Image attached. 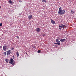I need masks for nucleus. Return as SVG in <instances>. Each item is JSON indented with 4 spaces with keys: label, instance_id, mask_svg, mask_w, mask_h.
Listing matches in <instances>:
<instances>
[{
    "label": "nucleus",
    "instance_id": "nucleus-1",
    "mask_svg": "<svg viewBox=\"0 0 76 76\" xmlns=\"http://www.w3.org/2000/svg\"><path fill=\"white\" fill-rule=\"evenodd\" d=\"M62 7H60L59 9V11L58 12V13L59 15H64L66 13L65 10H62Z\"/></svg>",
    "mask_w": 76,
    "mask_h": 76
},
{
    "label": "nucleus",
    "instance_id": "nucleus-2",
    "mask_svg": "<svg viewBox=\"0 0 76 76\" xmlns=\"http://www.w3.org/2000/svg\"><path fill=\"white\" fill-rule=\"evenodd\" d=\"M66 26L62 24H61L59 26V29L60 30H61V28H62V29H64L65 28H66Z\"/></svg>",
    "mask_w": 76,
    "mask_h": 76
},
{
    "label": "nucleus",
    "instance_id": "nucleus-3",
    "mask_svg": "<svg viewBox=\"0 0 76 76\" xmlns=\"http://www.w3.org/2000/svg\"><path fill=\"white\" fill-rule=\"evenodd\" d=\"M10 61V64H12V65H15V62L13 61H14V60H13V58H11Z\"/></svg>",
    "mask_w": 76,
    "mask_h": 76
},
{
    "label": "nucleus",
    "instance_id": "nucleus-4",
    "mask_svg": "<svg viewBox=\"0 0 76 76\" xmlns=\"http://www.w3.org/2000/svg\"><path fill=\"white\" fill-rule=\"evenodd\" d=\"M12 54V52H11V50H9L7 51V56H9L10 54Z\"/></svg>",
    "mask_w": 76,
    "mask_h": 76
},
{
    "label": "nucleus",
    "instance_id": "nucleus-5",
    "mask_svg": "<svg viewBox=\"0 0 76 76\" xmlns=\"http://www.w3.org/2000/svg\"><path fill=\"white\" fill-rule=\"evenodd\" d=\"M3 50L6 51L7 50V46L6 45H4L3 46Z\"/></svg>",
    "mask_w": 76,
    "mask_h": 76
},
{
    "label": "nucleus",
    "instance_id": "nucleus-6",
    "mask_svg": "<svg viewBox=\"0 0 76 76\" xmlns=\"http://www.w3.org/2000/svg\"><path fill=\"white\" fill-rule=\"evenodd\" d=\"M36 31L37 32H40L41 31V29L37 27L36 29Z\"/></svg>",
    "mask_w": 76,
    "mask_h": 76
},
{
    "label": "nucleus",
    "instance_id": "nucleus-7",
    "mask_svg": "<svg viewBox=\"0 0 76 76\" xmlns=\"http://www.w3.org/2000/svg\"><path fill=\"white\" fill-rule=\"evenodd\" d=\"M60 41L61 42H65V41H66V39H61L60 40Z\"/></svg>",
    "mask_w": 76,
    "mask_h": 76
},
{
    "label": "nucleus",
    "instance_id": "nucleus-8",
    "mask_svg": "<svg viewBox=\"0 0 76 76\" xmlns=\"http://www.w3.org/2000/svg\"><path fill=\"white\" fill-rule=\"evenodd\" d=\"M51 20L52 23H53V24H56V22H55L54 20H53L51 19Z\"/></svg>",
    "mask_w": 76,
    "mask_h": 76
},
{
    "label": "nucleus",
    "instance_id": "nucleus-9",
    "mask_svg": "<svg viewBox=\"0 0 76 76\" xmlns=\"http://www.w3.org/2000/svg\"><path fill=\"white\" fill-rule=\"evenodd\" d=\"M32 17V15H29L28 17V19H31Z\"/></svg>",
    "mask_w": 76,
    "mask_h": 76
},
{
    "label": "nucleus",
    "instance_id": "nucleus-10",
    "mask_svg": "<svg viewBox=\"0 0 76 76\" xmlns=\"http://www.w3.org/2000/svg\"><path fill=\"white\" fill-rule=\"evenodd\" d=\"M58 40V39H56V42H57V43H60V41H59Z\"/></svg>",
    "mask_w": 76,
    "mask_h": 76
},
{
    "label": "nucleus",
    "instance_id": "nucleus-11",
    "mask_svg": "<svg viewBox=\"0 0 76 76\" xmlns=\"http://www.w3.org/2000/svg\"><path fill=\"white\" fill-rule=\"evenodd\" d=\"M17 56L18 57L19 56V52L18 51H17L16 53Z\"/></svg>",
    "mask_w": 76,
    "mask_h": 76
},
{
    "label": "nucleus",
    "instance_id": "nucleus-12",
    "mask_svg": "<svg viewBox=\"0 0 76 76\" xmlns=\"http://www.w3.org/2000/svg\"><path fill=\"white\" fill-rule=\"evenodd\" d=\"M5 61H6V63H9V59H5Z\"/></svg>",
    "mask_w": 76,
    "mask_h": 76
},
{
    "label": "nucleus",
    "instance_id": "nucleus-13",
    "mask_svg": "<svg viewBox=\"0 0 76 76\" xmlns=\"http://www.w3.org/2000/svg\"><path fill=\"white\" fill-rule=\"evenodd\" d=\"M9 2L11 4H12L13 2H12V1L11 0H10L9 1Z\"/></svg>",
    "mask_w": 76,
    "mask_h": 76
},
{
    "label": "nucleus",
    "instance_id": "nucleus-14",
    "mask_svg": "<svg viewBox=\"0 0 76 76\" xmlns=\"http://www.w3.org/2000/svg\"><path fill=\"white\" fill-rule=\"evenodd\" d=\"M55 44H56V45H60V43H55Z\"/></svg>",
    "mask_w": 76,
    "mask_h": 76
},
{
    "label": "nucleus",
    "instance_id": "nucleus-15",
    "mask_svg": "<svg viewBox=\"0 0 76 76\" xmlns=\"http://www.w3.org/2000/svg\"><path fill=\"white\" fill-rule=\"evenodd\" d=\"M3 54L4 56H6V52H4Z\"/></svg>",
    "mask_w": 76,
    "mask_h": 76
},
{
    "label": "nucleus",
    "instance_id": "nucleus-16",
    "mask_svg": "<svg viewBox=\"0 0 76 76\" xmlns=\"http://www.w3.org/2000/svg\"><path fill=\"white\" fill-rule=\"evenodd\" d=\"M41 50H38V51H37V53H40L41 52Z\"/></svg>",
    "mask_w": 76,
    "mask_h": 76
},
{
    "label": "nucleus",
    "instance_id": "nucleus-17",
    "mask_svg": "<svg viewBox=\"0 0 76 76\" xmlns=\"http://www.w3.org/2000/svg\"><path fill=\"white\" fill-rule=\"evenodd\" d=\"M43 37H45V36H46V34H44L43 35Z\"/></svg>",
    "mask_w": 76,
    "mask_h": 76
},
{
    "label": "nucleus",
    "instance_id": "nucleus-18",
    "mask_svg": "<svg viewBox=\"0 0 76 76\" xmlns=\"http://www.w3.org/2000/svg\"><path fill=\"white\" fill-rule=\"evenodd\" d=\"M43 2H45L47 1V0H42Z\"/></svg>",
    "mask_w": 76,
    "mask_h": 76
},
{
    "label": "nucleus",
    "instance_id": "nucleus-19",
    "mask_svg": "<svg viewBox=\"0 0 76 76\" xmlns=\"http://www.w3.org/2000/svg\"><path fill=\"white\" fill-rule=\"evenodd\" d=\"M71 11V12H72V14H73V13H74V11Z\"/></svg>",
    "mask_w": 76,
    "mask_h": 76
},
{
    "label": "nucleus",
    "instance_id": "nucleus-20",
    "mask_svg": "<svg viewBox=\"0 0 76 76\" xmlns=\"http://www.w3.org/2000/svg\"><path fill=\"white\" fill-rule=\"evenodd\" d=\"M3 25V24H2V23H1L0 24V26H2Z\"/></svg>",
    "mask_w": 76,
    "mask_h": 76
},
{
    "label": "nucleus",
    "instance_id": "nucleus-21",
    "mask_svg": "<svg viewBox=\"0 0 76 76\" xmlns=\"http://www.w3.org/2000/svg\"><path fill=\"white\" fill-rule=\"evenodd\" d=\"M14 49V47H12L11 49V50H13Z\"/></svg>",
    "mask_w": 76,
    "mask_h": 76
},
{
    "label": "nucleus",
    "instance_id": "nucleus-22",
    "mask_svg": "<svg viewBox=\"0 0 76 76\" xmlns=\"http://www.w3.org/2000/svg\"><path fill=\"white\" fill-rule=\"evenodd\" d=\"M17 38H18V39H19V37H18V36H17Z\"/></svg>",
    "mask_w": 76,
    "mask_h": 76
},
{
    "label": "nucleus",
    "instance_id": "nucleus-23",
    "mask_svg": "<svg viewBox=\"0 0 76 76\" xmlns=\"http://www.w3.org/2000/svg\"><path fill=\"white\" fill-rule=\"evenodd\" d=\"M19 2L20 3H22V0H20V1H19Z\"/></svg>",
    "mask_w": 76,
    "mask_h": 76
},
{
    "label": "nucleus",
    "instance_id": "nucleus-24",
    "mask_svg": "<svg viewBox=\"0 0 76 76\" xmlns=\"http://www.w3.org/2000/svg\"><path fill=\"white\" fill-rule=\"evenodd\" d=\"M13 59H15V57L13 56Z\"/></svg>",
    "mask_w": 76,
    "mask_h": 76
},
{
    "label": "nucleus",
    "instance_id": "nucleus-25",
    "mask_svg": "<svg viewBox=\"0 0 76 76\" xmlns=\"http://www.w3.org/2000/svg\"><path fill=\"white\" fill-rule=\"evenodd\" d=\"M0 48H2V47H1V46H0Z\"/></svg>",
    "mask_w": 76,
    "mask_h": 76
},
{
    "label": "nucleus",
    "instance_id": "nucleus-26",
    "mask_svg": "<svg viewBox=\"0 0 76 76\" xmlns=\"http://www.w3.org/2000/svg\"><path fill=\"white\" fill-rule=\"evenodd\" d=\"M26 54H27V55H28V54L27 53H26Z\"/></svg>",
    "mask_w": 76,
    "mask_h": 76
},
{
    "label": "nucleus",
    "instance_id": "nucleus-27",
    "mask_svg": "<svg viewBox=\"0 0 76 76\" xmlns=\"http://www.w3.org/2000/svg\"><path fill=\"white\" fill-rule=\"evenodd\" d=\"M1 8V6H0V9Z\"/></svg>",
    "mask_w": 76,
    "mask_h": 76
}]
</instances>
